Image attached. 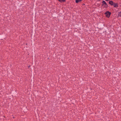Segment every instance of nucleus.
Instances as JSON below:
<instances>
[{
  "label": "nucleus",
  "mask_w": 121,
  "mask_h": 121,
  "mask_svg": "<svg viewBox=\"0 0 121 121\" xmlns=\"http://www.w3.org/2000/svg\"><path fill=\"white\" fill-rule=\"evenodd\" d=\"M111 13V12L109 11H107L105 13V14L106 15L107 17H110Z\"/></svg>",
  "instance_id": "obj_1"
},
{
  "label": "nucleus",
  "mask_w": 121,
  "mask_h": 121,
  "mask_svg": "<svg viewBox=\"0 0 121 121\" xmlns=\"http://www.w3.org/2000/svg\"><path fill=\"white\" fill-rule=\"evenodd\" d=\"M102 3H103L102 5L105 7L106 8L107 7V4L106 3V2L103 0L102 1Z\"/></svg>",
  "instance_id": "obj_2"
},
{
  "label": "nucleus",
  "mask_w": 121,
  "mask_h": 121,
  "mask_svg": "<svg viewBox=\"0 0 121 121\" xmlns=\"http://www.w3.org/2000/svg\"><path fill=\"white\" fill-rule=\"evenodd\" d=\"M113 5V6L115 7H117L118 6V5L117 4V3H114L113 4V5Z\"/></svg>",
  "instance_id": "obj_3"
},
{
  "label": "nucleus",
  "mask_w": 121,
  "mask_h": 121,
  "mask_svg": "<svg viewBox=\"0 0 121 121\" xmlns=\"http://www.w3.org/2000/svg\"><path fill=\"white\" fill-rule=\"evenodd\" d=\"M109 4L111 5H113V4L114 3H113L112 1H110L109 2Z\"/></svg>",
  "instance_id": "obj_4"
},
{
  "label": "nucleus",
  "mask_w": 121,
  "mask_h": 121,
  "mask_svg": "<svg viewBox=\"0 0 121 121\" xmlns=\"http://www.w3.org/2000/svg\"><path fill=\"white\" fill-rule=\"evenodd\" d=\"M82 0H76L75 1L77 3H78L79 2H80Z\"/></svg>",
  "instance_id": "obj_5"
},
{
  "label": "nucleus",
  "mask_w": 121,
  "mask_h": 121,
  "mask_svg": "<svg viewBox=\"0 0 121 121\" xmlns=\"http://www.w3.org/2000/svg\"><path fill=\"white\" fill-rule=\"evenodd\" d=\"M118 15L119 16L121 17V11L119 12Z\"/></svg>",
  "instance_id": "obj_6"
}]
</instances>
